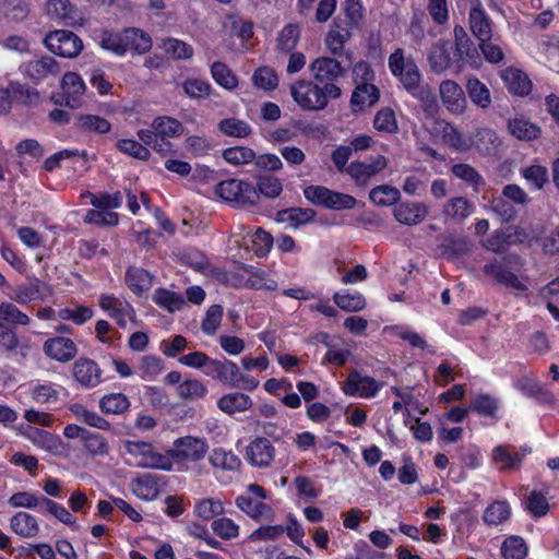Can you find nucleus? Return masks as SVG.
<instances>
[{
    "mask_svg": "<svg viewBox=\"0 0 559 559\" xmlns=\"http://www.w3.org/2000/svg\"><path fill=\"white\" fill-rule=\"evenodd\" d=\"M389 69L397 78L403 87L423 103L435 104V96L429 86H421V75L412 58H406L404 50L395 49L388 60Z\"/></svg>",
    "mask_w": 559,
    "mask_h": 559,
    "instance_id": "nucleus-1",
    "label": "nucleus"
},
{
    "mask_svg": "<svg viewBox=\"0 0 559 559\" xmlns=\"http://www.w3.org/2000/svg\"><path fill=\"white\" fill-rule=\"evenodd\" d=\"M290 95L294 102L308 111H319L326 107L329 98H338L341 88L334 83H326L323 86L309 81L297 80L290 87Z\"/></svg>",
    "mask_w": 559,
    "mask_h": 559,
    "instance_id": "nucleus-2",
    "label": "nucleus"
},
{
    "mask_svg": "<svg viewBox=\"0 0 559 559\" xmlns=\"http://www.w3.org/2000/svg\"><path fill=\"white\" fill-rule=\"evenodd\" d=\"M183 124L169 116L156 117L152 122V129L138 131L139 139L158 153L168 152L170 143L168 139L179 138L183 134Z\"/></svg>",
    "mask_w": 559,
    "mask_h": 559,
    "instance_id": "nucleus-3",
    "label": "nucleus"
},
{
    "mask_svg": "<svg viewBox=\"0 0 559 559\" xmlns=\"http://www.w3.org/2000/svg\"><path fill=\"white\" fill-rule=\"evenodd\" d=\"M124 455L129 465L141 468L170 471L169 455L155 450L152 443L144 441H126Z\"/></svg>",
    "mask_w": 559,
    "mask_h": 559,
    "instance_id": "nucleus-4",
    "label": "nucleus"
},
{
    "mask_svg": "<svg viewBox=\"0 0 559 559\" xmlns=\"http://www.w3.org/2000/svg\"><path fill=\"white\" fill-rule=\"evenodd\" d=\"M209 451V443L203 437L185 436L177 438L166 452L169 455L170 471L174 464L182 465L202 461Z\"/></svg>",
    "mask_w": 559,
    "mask_h": 559,
    "instance_id": "nucleus-5",
    "label": "nucleus"
},
{
    "mask_svg": "<svg viewBox=\"0 0 559 559\" xmlns=\"http://www.w3.org/2000/svg\"><path fill=\"white\" fill-rule=\"evenodd\" d=\"M266 499L265 489L257 484L247 486L246 491L235 500L239 510L255 521H272L274 518L273 509L264 502Z\"/></svg>",
    "mask_w": 559,
    "mask_h": 559,
    "instance_id": "nucleus-6",
    "label": "nucleus"
},
{
    "mask_svg": "<svg viewBox=\"0 0 559 559\" xmlns=\"http://www.w3.org/2000/svg\"><path fill=\"white\" fill-rule=\"evenodd\" d=\"M214 191L219 199L238 207L253 205L259 201L255 187L240 179L223 180L215 186Z\"/></svg>",
    "mask_w": 559,
    "mask_h": 559,
    "instance_id": "nucleus-7",
    "label": "nucleus"
},
{
    "mask_svg": "<svg viewBox=\"0 0 559 559\" xmlns=\"http://www.w3.org/2000/svg\"><path fill=\"white\" fill-rule=\"evenodd\" d=\"M304 195L310 203L333 211L352 210L357 205L353 195L323 186H308L304 189Z\"/></svg>",
    "mask_w": 559,
    "mask_h": 559,
    "instance_id": "nucleus-8",
    "label": "nucleus"
},
{
    "mask_svg": "<svg viewBox=\"0 0 559 559\" xmlns=\"http://www.w3.org/2000/svg\"><path fill=\"white\" fill-rule=\"evenodd\" d=\"M484 273L498 284L516 292H526L531 286V278L524 273H514L507 263L493 260L484 266Z\"/></svg>",
    "mask_w": 559,
    "mask_h": 559,
    "instance_id": "nucleus-9",
    "label": "nucleus"
},
{
    "mask_svg": "<svg viewBox=\"0 0 559 559\" xmlns=\"http://www.w3.org/2000/svg\"><path fill=\"white\" fill-rule=\"evenodd\" d=\"M44 43L49 51L63 58H75L83 50L82 39L73 32L64 29L49 33Z\"/></svg>",
    "mask_w": 559,
    "mask_h": 559,
    "instance_id": "nucleus-10",
    "label": "nucleus"
},
{
    "mask_svg": "<svg viewBox=\"0 0 559 559\" xmlns=\"http://www.w3.org/2000/svg\"><path fill=\"white\" fill-rule=\"evenodd\" d=\"M20 435L31 441L36 448L53 456H63L67 453L68 448L62 439L47 430L26 426L20 428Z\"/></svg>",
    "mask_w": 559,
    "mask_h": 559,
    "instance_id": "nucleus-11",
    "label": "nucleus"
},
{
    "mask_svg": "<svg viewBox=\"0 0 559 559\" xmlns=\"http://www.w3.org/2000/svg\"><path fill=\"white\" fill-rule=\"evenodd\" d=\"M98 306L122 329L135 320V310L124 298L116 297L112 294H102L98 298Z\"/></svg>",
    "mask_w": 559,
    "mask_h": 559,
    "instance_id": "nucleus-12",
    "label": "nucleus"
},
{
    "mask_svg": "<svg viewBox=\"0 0 559 559\" xmlns=\"http://www.w3.org/2000/svg\"><path fill=\"white\" fill-rule=\"evenodd\" d=\"M388 158L383 155L371 156L364 162H353L346 173L357 186L365 187L370 180L388 167Z\"/></svg>",
    "mask_w": 559,
    "mask_h": 559,
    "instance_id": "nucleus-13",
    "label": "nucleus"
},
{
    "mask_svg": "<svg viewBox=\"0 0 559 559\" xmlns=\"http://www.w3.org/2000/svg\"><path fill=\"white\" fill-rule=\"evenodd\" d=\"M276 456L273 442L266 437H255L247 445L245 459L249 465L257 468H269Z\"/></svg>",
    "mask_w": 559,
    "mask_h": 559,
    "instance_id": "nucleus-14",
    "label": "nucleus"
},
{
    "mask_svg": "<svg viewBox=\"0 0 559 559\" xmlns=\"http://www.w3.org/2000/svg\"><path fill=\"white\" fill-rule=\"evenodd\" d=\"M381 389V382L356 370L348 373L342 385V391L345 395L362 399L373 397Z\"/></svg>",
    "mask_w": 559,
    "mask_h": 559,
    "instance_id": "nucleus-15",
    "label": "nucleus"
},
{
    "mask_svg": "<svg viewBox=\"0 0 559 559\" xmlns=\"http://www.w3.org/2000/svg\"><path fill=\"white\" fill-rule=\"evenodd\" d=\"M63 104L70 108H81L85 104L86 84L76 72H66L60 83Z\"/></svg>",
    "mask_w": 559,
    "mask_h": 559,
    "instance_id": "nucleus-16",
    "label": "nucleus"
},
{
    "mask_svg": "<svg viewBox=\"0 0 559 559\" xmlns=\"http://www.w3.org/2000/svg\"><path fill=\"white\" fill-rule=\"evenodd\" d=\"M67 390L61 384L50 381H33L27 386V394L36 404L51 405L60 403L67 396Z\"/></svg>",
    "mask_w": 559,
    "mask_h": 559,
    "instance_id": "nucleus-17",
    "label": "nucleus"
},
{
    "mask_svg": "<svg viewBox=\"0 0 559 559\" xmlns=\"http://www.w3.org/2000/svg\"><path fill=\"white\" fill-rule=\"evenodd\" d=\"M165 485L164 476L145 473L132 481L131 489L139 499L152 501L159 496Z\"/></svg>",
    "mask_w": 559,
    "mask_h": 559,
    "instance_id": "nucleus-18",
    "label": "nucleus"
},
{
    "mask_svg": "<svg viewBox=\"0 0 559 559\" xmlns=\"http://www.w3.org/2000/svg\"><path fill=\"white\" fill-rule=\"evenodd\" d=\"M43 350L45 355L52 360L68 362L75 357L78 347L69 337L55 336L44 342Z\"/></svg>",
    "mask_w": 559,
    "mask_h": 559,
    "instance_id": "nucleus-19",
    "label": "nucleus"
},
{
    "mask_svg": "<svg viewBox=\"0 0 559 559\" xmlns=\"http://www.w3.org/2000/svg\"><path fill=\"white\" fill-rule=\"evenodd\" d=\"M429 209L421 202L405 201L393 209L394 218L402 225L415 226L428 216Z\"/></svg>",
    "mask_w": 559,
    "mask_h": 559,
    "instance_id": "nucleus-20",
    "label": "nucleus"
},
{
    "mask_svg": "<svg viewBox=\"0 0 559 559\" xmlns=\"http://www.w3.org/2000/svg\"><path fill=\"white\" fill-rule=\"evenodd\" d=\"M439 93L444 107L452 114L461 115L466 108V97L462 87L452 80L441 82Z\"/></svg>",
    "mask_w": 559,
    "mask_h": 559,
    "instance_id": "nucleus-21",
    "label": "nucleus"
},
{
    "mask_svg": "<svg viewBox=\"0 0 559 559\" xmlns=\"http://www.w3.org/2000/svg\"><path fill=\"white\" fill-rule=\"evenodd\" d=\"M309 70L316 81L321 83H333L344 72L341 63L330 57H318L309 64Z\"/></svg>",
    "mask_w": 559,
    "mask_h": 559,
    "instance_id": "nucleus-22",
    "label": "nucleus"
},
{
    "mask_svg": "<svg viewBox=\"0 0 559 559\" xmlns=\"http://www.w3.org/2000/svg\"><path fill=\"white\" fill-rule=\"evenodd\" d=\"M60 71V64L49 56L31 60L23 66V72L34 82L44 81L49 76H57Z\"/></svg>",
    "mask_w": 559,
    "mask_h": 559,
    "instance_id": "nucleus-23",
    "label": "nucleus"
},
{
    "mask_svg": "<svg viewBox=\"0 0 559 559\" xmlns=\"http://www.w3.org/2000/svg\"><path fill=\"white\" fill-rule=\"evenodd\" d=\"M75 380L85 388L96 386L100 382L102 370L90 358H80L73 366Z\"/></svg>",
    "mask_w": 559,
    "mask_h": 559,
    "instance_id": "nucleus-24",
    "label": "nucleus"
},
{
    "mask_svg": "<svg viewBox=\"0 0 559 559\" xmlns=\"http://www.w3.org/2000/svg\"><path fill=\"white\" fill-rule=\"evenodd\" d=\"M10 527L14 534L22 538H35L40 533L37 519L25 511L16 512L10 519Z\"/></svg>",
    "mask_w": 559,
    "mask_h": 559,
    "instance_id": "nucleus-25",
    "label": "nucleus"
},
{
    "mask_svg": "<svg viewBox=\"0 0 559 559\" xmlns=\"http://www.w3.org/2000/svg\"><path fill=\"white\" fill-rule=\"evenodd\" d=\"M204 374L229 385H236L238 366L231 360H217L211 358Z\"/></svg>",
    "mask_w": 559,
    "mask_h": 559,
    "instance_id": "nucleus-26",
    "label": "nucleus"
},
{
    "mask_svg": "<svg viewBox=\"0 0 559 559\" xmlns=\"http://www.w3.org/2000/svg\"><path fill=\"white\" fill-rule=\"evenodd\" d=\"M126 285L136 296L146 295L153 286V276L141 267H129L124 277Z\"/></svg>",
    "mask_w": 559,
    "mask_h": 559,
    "instance_id": "nucleus-27",
    "label": "nucleus"
},
{
    "mask_svg": "<svg viewBox=\"0 0 559 559\" xmlns=\"http://www.w3.org/2000/svg\"><path fill=\"white\" fill-rule=\"evenodd\" d=\"M209 463L216 471L238 472L241 467V460L231 450L214 448L209 454Z\"/></svg>",
    "mask_w": 559,
    "mask_h": 559,
    "instance_id": "nucleus-28",
    "label": "nucleus"
},
{
    "mask_svg": "<svg viewBox=\"0 0 559 559\" xmlns=\"http://www.w3.org/2000/svg\"><path fill=\"white\" fill-rule=\"evenodd\" d=\"M126 55L128 52L143 55L150 51L153 41L151 36L141 28H124Z\"/></svg>",
    "mask_w": 559,
    "mask_h": 559,
    "instance_id": "nucleus-29",
    "label": "nucleus"
},
{
    "mask_svg": "<svg viewBox=\"0 0 559 559\" xmlns=\"http://www.w3.org/2000/svg\"><path fill=\"white\" fill-rule=\"evenodd\" d=\"M252 405V399L248 394L241 392L224 394L217 401V407L228 415L246 412L251 408Z\"/></svg>",
    "mask_w": 559,
    "mask_h": 559,
    "instance_id": "nucleus-30",
    "label": "nucleus"
},
{
    "mask_svg": "<svg viewBox=\"0 0 559 559\" xmlns=\"http://www.w3.org/2000/svg\"><path fill=\"white\" fill-rule=\"evenodd\" d=\"M471 31L479 41H488L491 38V22L480 4H476L469 12Z\"/></svg>",
    "mask_w": 559,
    "mask_h": 559,
    "instance_id": "nucleus-31",
    "label": "nucleus"
},
{
    "mask_svg": "<svg viewBox=\"0 0 559 559\" xmlns=\"http://www.w3.org/2000/svg\"><path fill=\"white\" fill-rule=\"evenodd\" d=\"M501 78L509 91L515 95L525 96L532 90V82L522 70L508 68L502 72Z\"/></svg>",
    "mask_w": 559,
    "mask_h": 559,
    "instance_id": "nucleus-32",
    "label": "nucleus"
},
{
    "mask_svg": "<svg viewBox=\"0 0 559 559\" xmlns=\"http://www.w3.org/2000/svg\"><path fill=\"white\" fill-rule=\"evenodd\" d=\"M380 97L378 87L373 84H358L353 92L350 104L354 111L373 106Z\"/></svg>",
    "mask_w": 559,
    "mask_h": 559,
    "instance_id": "nucleus-33",
    "label": "nucleus"
},
{
    "mask_svg": "<svg viewBox=\"0 0 559 559\" xmlns=\"http://www.w3.org/2000/svg\"><path fill=\"white\" fill-rule=\"evenodd\" d=\"M508 130L520 141H534L542 135L540 127L524 118L510 119Z\"/></svg>",
    "mask_w": 559,
    "mask_h": 559,
    "instance_id": "nucleus-34",
    "label": "nucleus"
},
{
    "mask_svg": "<svg viewBox=\"0 0 559 559\" xmlns=\"http://www.w3.org/2000/svg\"><path fill=\"white\" fill-rule=\"evenodd\" d=\"M451 51L452 45L450 41H438L431 47L428 61L432 71L441 73L450 68Z\"/></svg>",
    "mask_w": 559,
    "mask_h": 559,
    "instance_id": "nucleus-35",
    "label": "nucleus"
},
{
    "mask_svg": "<svg viewBox=\"0 0 559 559\" xmlns=\"http://www.w3.org/2000/svg\"><path fill=\"white\" fill-rule=\"evenodd\" d=\"M443 215L456 223H462L474 212V204L463 197L450 199L443 206Z\"/></svg>",
    "mask_w": 559,
    "mask_h": 559,
    "instance_id": "nucleus-36",
    "label": "nucleus"
},
{
    "mask_svg": "<svg viewBox=\"0 0 559 559\" xmlns=\"http://www.w3.org/2000/svg\"><path fill=\"white\" fill-rule=\"evenodd\" d=\"M511 507L506 500H496L488 504L483 513V521L488 526H499L509 521Z\"/></svg>",
    "mask_w": 559,
    "mask_h": 559,
    "instance_id": "nucleus-37",
    "label": "nucleus"
},
{
    "mask_svg": "<svg viewBox=\"0 0 559 559\" xmlns=\"http://www.w3.org/2000/svg\"><path fill=\"white\" fill-rule=\"evenodd\" d=\"M158 48L176 60H186L193 56L192 46L178 38H163L158 41Z\"/></svg>",
    "mask_w": 559,
    "mask_h": 559,
    "instance_id": "nucleus-38",
    "label": "nucleus"
},
{
    "mask_svg": "<svg viewBox=\"0 0 559 559\" xmlns=\"http://www.w3.org/2000/svg\"><path fill=\"white\" fill-rule=\"evenodd\" d=\"M206 385L199 379H185L176 386L177 396L186 401L203 400L207 395Z\"/></svg>",
    "mask_w": 559,
    "mask_h": 559,
    "instance_id": "nucleus-39",
    "label": "nucleus"
},
{
    "mask_svg": "<svg viewBox=\"0 0 559 559\" xmlns=\"http://www.w3.org/2000/svg\"><path fill=\"white\" fill-rule=\"evenodd\" d=\"M47 14L63 24L74 23V8L69 0H49L46 4Z\"/></svg>",
    "mask_w": 559,
    "mask_h": 559,
    "instance_id": "nucleus-40",
    "label": "nucleus"
},
{
    "mask_svg": "<svg viewBox=\"0 0 559 559\" xmlns=\"http://www.w3.org/2000/svg\"><path fill=\"white\" fill-rule=\"evenodd\" d=\"M401 199V192L397 188L390 185H380L372 188L369 192V200L378 206H391Z\"/></svg>",
    "mask_w": 559,
    "mask_h": 559,
    "instance_id": "nucleus-41",
    "label": "nucleus"
},
{
    "mask_svg": "<svg viewBox=\"0 0 559 559\" xmlns=\"http://www.w3.org/2000/svg\"><path fill=\"white\" fill-rule=\"evenodd\" d=\"M492 462L499 469H512L522 462V455L508 445H498L492 450Z\"/></svg>",
    "mask_w": 559,
    "mask_h": 559,
    "instance_id": "nucleus-42",
    "label": "nucleus"
},
{
    "mask_svg": "<svg viewBox=\"0 0 559 559\" xmlns=\"http://www.w3.org/2000/svg\"><path fill=\"white\" fill-rule=\"evenodd\" d=\"M124 29L120 32L104 31L99 36V45L103 49L111 53L123 57L126 56Z\"/></svg>",
    "mask_w": 559,
    "mask_h": 559,
    "instance_id": "nucleus-43",
    "label": "nucleus"
},
{
    "mask_svg": "<svg viewBox=\"0 0 559 559\" xmlns=\"http://www.w3.org/2000/svg\"><path fill=\"white\" fill-rule=\"evenodd\" d=\"M94 316L92 308L84 305H73L63 307L58 310V320L72 321L76 325H83L85 322L91 320Z\"/></svg>",
    "mask_w": 559,
    "mask_h": 559,
    "instance_id": "nucleus-44",
    "label": "nucleus"
},
{
    "mask_svg": "<svg viewBox=\"0 0 559 559\" xmlns=\"http://www.w3.org/2000/svg\"><path fill=\"white\" fill-rule=\"evenodd\" d=\"M335 305L344 311L358 312L365 309L366 300L360 293L338 292L333 295Z\"/></svg>",
    "mask_w": 559,
    "mask_h": 559,
    "instance_id": "nucleus-45",
    "label": "nucleus"
},
{
    "mask_svg": "<svg viewBox=\"0 0 559 559\" xmlns=\"http://www.w3.org/2000/svg\"><path fill=\"white\" fill-rule=\"evenodd\" d=\"M466 90L471 100L478 107L485 109L491 104V94L489 88L477 78L467 80Z\"/></svg>",
    "mask_w": 559,
    "mask_h": 559,
    "instance_id": "nucleus-46",
    "label": "nucleus"
},
{
    "mask_svg": "<svg viewBox=\"0 0 559 559\" xmlns=\"http://www.w3.org/2000/svg\"><path fill=\"white\" fill-rule=\"evenodd\" d=\"M153 301L168 312L179 311L185 305V299L180 294L165 288L155 290Z\"/></svg>",
    "mask_w": 559,
    "mask_h": 559,
    "instance_id": "nucleus-47",
    "label": "nucleus"
},
{
    "mask_svg": "<svg viewBox=\"0 0 559 559\" xmlns=\"http://www.w3.org/2000/svg\"><path fill=\"white\" fill-rule=\"evenodd\" d=\"M211 75L217 85L227 91H233L238 86L237 76L223 62L216 61L211 66Z\"/></svg>",
    "mask_w": 559,
    "mask_h": 559,
    "instance_id": "nucleus-48",
    "label": "nucleus"
},
{
    "mask_svg": "<svg viewBox=\"0 0 559 559\" xmlns=\"http://www.w3.org/2000/svg\"><path fill=\"white\" fill-rule=\"evenodd\" d=\"M130 407V401L122 393H109L99 400V408L105 414L119 415Z\"/></svg>",
    "mask_w": 559,
    "mask_h": 559,
    "instance_id": "nucleus-49",
    "label": "nucleus"
},
{
    "mask_svg": "<svg viewBox=\"0 0 559 559\" xmlns=\"http://www.w3.org/2000/svg\"><path fill=\"white\" fill-rule=\"evenodd\" d=\"M182 90L185 94L192 99L206 98L213 92L211 83L201 78H187L182 82Z\"/></svg>",
    "mask_w": 559,
    "mask_h": 559,
    "instance_id": "nucleus-50",
    "label": "nucleus"
},
{
    "mask_svg": "<svg viewBox=\"0 0 559 559\" xmlns=\"http://www.w3.org/2000/svg\"><path fill=\"white\" fill-rule=\"evenodd\" d=\"M164 369L163 360L154 355L143 356L140 360L136 373L144 381H153Z\"/></svg>",
    "mask_w": 559,
    "mask_h": 559,
    "instance_id": "nucleus-51",
    "label": "nucleus"
},
{
    "mask_svg": "<svg viewBox=\"0 0 559 559\" xmlns=\"http://www.w3.org/2000/svg\"><path fill=\"white\" fill-rule=\"evenodd\" d=\"M469 408L480 416L495 417L499 409V400L490 394H476Z\"/></svg>",
    "mask_w": 559,
    "mask_h": 559,
    "instance_id": "nucleus-52",
    "label": "nucleus"
},
{
    "mask_svg": "<svg viewBox=\"0 0 559 559\" xmlns=\"http://www.w3.org/2000/svg\"><path fill=\"white\" fill-rule=\"evenodd\" d=\"M501 555L504 559H524L527 556V546L522 537L512 535L503 540Z\"/></svg>",
    "mask_w": 559,
    "mask_h": 559,
    "instance_id": "nucleus-53",
    "label": "nucleus"
},
{
    "mask_svg": "<svg viewBox=\"0 0 559 559\" xmlns=\"http://www.w3.org/2000/svg\"><path fill=\"white\" fill-rule=\"evenodd\" d=\"M300 37V27L298 24H287L282 28L277 36V49L283 52L293 51Z\"/></svg>",
    "mask_w": 559,
    "mask_h": 559,
    "instance_id": "nucleus-54",
    "label": "nucleus"
},
{
    "mask_svg": "<svg viewBox=\"0 0 559 559\" xmlns=\"http://www.w3.org/2000/svg\"><path fill=\"white\" fill-rule=\"evenodd\" d=\"M84 449L92 456H105L109 453V444L104 436L97 432L87 431L83 439Z\"/></svg>",
    "mask_w": 559,
    "mask_h": 559,
    "instance_id": "nucleus-55",
    "label": "nucleus"
},
{
    "mask_svg": "<svg viewBox=\"0 0 559 559\" xmlns=\"http://www.w3.org/2000/svg\"><path fill=\"white\" fill-rule=\"evenodd\" d=\"M43 508L45 512L51 514L63 524L69 525L73 530L79 528L75 518L62 504L48 498H43Z\"/></svg>",
    "mask_w": 559,
    "mask_h": 559,
    "instance_id": "nucleus-56",
    "label": "nucleus"
},
{
    "mask_svg": "<svg viewBox=\"0 0 559 559\" xmlns=\"http://www.w3.org/2000/svg\"><path fill=\"white\" fill-rule=\"evenodd\" d=\"M194 512L203 520H211L224 513V506L218 499L205 498L194 504Z\"/></svg>",
    "mask_w": 559,
    "mask_h": 559,
    "instance_id": "nucleus-57",
    "label": "nucleus"
},
{
    "mask_svg": "<svg viewBox=\"0 0 559 559\" xmlns=\"http://www.w3.org/2000/svg\"><path fill=\"white\" fill-rule=\"evenodd\" d=\"M223 313L224 310L221 305H212L209 307L201 323V330L205 335H215L218 328L221 326Z\"/></svg>",
    "mask_w": 559,
    "mask_h": 559,
    "instance_id": "nucleus-58",
    "label": "nucleus"
},
{
    "mask_svg": "<svg viewBox=\"0 0 559 559\" xmlns=\"http://www.w3.org/2000/svg\"><path fill=\"white\" fill-rule=\"evenodd\" d=\"M252 82L258 88L273 91L278 85V76L272 68L260 67L254 71Z\"/></svg>",
    "mask_w": 559,
    "mask_h": 559,
    "instance_id": "nucleus-59",
    "label": "nucleus"
},
{
    "mask_svg": "<svg viewBox=\"0 0 559 559\" xmlns=\"http://www.w3.org/2000/svg\"><path fill=\"white\" fill-rule=\"evenodd\" d=\"M0 322L17 325H28V316L22 312L15 305L4 301L0 304Z\"/></svg>",
    "mask_w": 559,
    "mask_h": 559,
    "instance_id": "nucleus-60",
    "label": "nucleus"
},
{
    "mask_svg": "<svg viewBox=\"0 0 559 559\" xmlns=\"http://www.w3.org/2000/svg\"><path fill=\"white\" fill-rule=\"evenodd\" d=\"M223 158L234 166L247 165L253 162L254 152L247 146L228 147L223 152Z\"/></svg>",
    "mask_w": 559,
    "mask_h": 559,
    "instance_id": "nucleus-61",
    "label": "nucleus"
},
{
    "mask_svg": "<svg viewBox=\"0 0 559 559\" xmlns=\"http://www.w3.org/2000/svg\"><path fill=\"white\" fill-rule=\"evenodd\" d=\"M522 176L532 189L540 190L548 182V170L542 165H531L522 169Z\"/></svg>",
    "mask_w": 559,
    "mask_h": 559,
    "instance_id": "nucleus-62",
    "label": "nucleus"
},
{
    "mask_svg": "<svg viewBox=\"0 0 559 559\" xmlns=\"http://www.w3.org/2000/svg\"><path fill=\"white\" fill-rule=\"evenodd\" d=\"M218 129L227 136L245 138L250 134V126L237 118H227L218 123Z\"/></svg>",
    "mask_w": 559,
    "mask_h": 559,
    "instance_id": "nucleus-63",
    "label": "nucleus"
},
{
    "mask_svg": "<svg viewBox=\"0 0 559 559\" xmlns=\"http://www.w3.org/2000/svg\"><path fill=\"white\" fill-rule=\"evenodd\" d=\"M349 37L350 33L347 29H330L324 40L326 49L333 56H341Z\"/></svg>",
    "mask_w": 559,
    "mask_h": 559,
    "instance_id": "nucleus-64",
    "label": "nucleus"
}]
</instances>
